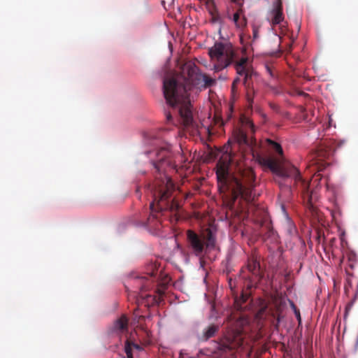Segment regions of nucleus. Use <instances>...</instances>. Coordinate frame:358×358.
<instances>
[{
	"mask_svg": "<svg viewBox=\"0 0 358 358\" xmlns=\"http://www.w3.org/2000/svg\"><path fill=\"white\" fill-rule=\"evenodd\" d=\"M169 280V278L168 277H166L162 282L159 283L158 287L157 289V292L158 294V296H152L150 295H147V297H152V303H159L161 300V297L164 295V291L166 288V285Z\"/></svg>",
	"mask_w": 358,
	"mask_h": 358,
	"instance_id": "14",
	"label": "nucleus"
},
{
	"mask_svg": "<svg viewBox=\"0 0 358 358\" xmlns=\"http://www.w3.org/2000/svg\"><path fill=\"white\" fill-rule=\"evenodd\" d=\"M147 276L141 278L143 280V285L141 286V290H146L150 286V283L157 280V268L156 264H150L148 268Z\"/></svg>",
	"mask_w": 358,
	"mask_h": 358,
	"instance_id": "11",
	"label": "nucleus"
},
{
	"mask_svg": "<svg viewBox=\"0 0 358 358\" xmlns=\"http://www.w3.org/2000/svg\"><path fill=\"white\" fill-rule=\"evenodd\" d=\"M248 124H249V125H250V127L251 131H252V132H254V131H255V129H254V124H253L252 122H248Z\"/></svg>",
	"mask_w": 358,
	"mask_h": 358,
	"instance_id": "27",
	"label": "nucleus"
},
{
	"mask_svg": "<svg viewBox=\"0 0 358 358\" xmlns=\"http://www.w3.org/2000/svg\"><path fill=\"white\" fill-rule=\"evenodd\" d=\"M165 115H166V121L168 122H172L173 117H172L171 112H170V111L166 112Z\"/></svg>",
	"mask_w": 358,
	"mask_h": 358,
	"instance_id": "22",
	"label": "nucleus"
},
{
	"mask_svg": "<svg viewBox=\"0 0 358 358\" xmlns=\"http://www.w3.org/2000/svg\"><path fill=\"white\" fill-rule=\"evenodd\" d=\"M253 36H254V38H257V30H254V31H253Z\"/></svg>",
	"mask_w": 358,
	"mask_h": 358,
	"instance_id": "29",
	"label": "nucleus"
},
{
	"mask_svg": "<svg viewBox=\"0 0 358 358\" xmlns=\"http://www.w3.org/2000/svg\"><path fill=\"white\" fill-rule=\"evenodd\" d=\"M235 48L229 42H215L208 49V55L213 65V70L219 72L229 65L234 59H238V53Z\"/></svg>",
	"mask_w": 358,
	"mask_h": 358,
	"instance_id": "6",
	"label": "nucleus"
},
{
	"mask_svg": "<svg viewBox=\"0 0 358 358\" xmlns=\"http://www.w3.org/2000/svg\"><path fill=\"white\" fill-rule=\"evenodd\" d=\"M238 141L240 143L249 144V139L245 134L241 131L238 134Z\"/></svg>",
	"mask_w": 358,
	"mask_h": 358,
	"instance_id": "19",
	"label": "nucleus"
},
{
	"mask_svg": "<svg viewBox=\"0 0 358 358\" xmlns=\"http://www.w3.org/2000/svg\"><path fill=\"white\" fill-rule=\"evenodd\" d=\"M295 315L297 317V320H299V322L300 323L301 322V315H300V312L299 310H296L295 309Z\"/></svg>",
	"mask_w": 358,
	"mask_h": 358,
	"instance_id": "25",
	"label": "nucleus"
},
{
	"mask_svg": "<svg viewBox=\"0 0 358 358\" xmlns=\"http://www.w3.org/2000/svg\"><path fill=\"white\" fill-rule=\"evenodd\" d=\"M330 155V150H327L323 146L320 147L311 155L312 164L310 166H315L318 171H322L329 164L324 160L328 159Z\"/></svg>",
	"mask_w": 358,
	"mask_h": 358,
	"instance_id": "10",
	"label": "nucleus"
},
{
	"mask_svg": "<svg viewBox=\"0 0 358 358\" xmlns=\"http://www.w3.org/2000/svg\"><path fill=\"white\" fill-rule=\"evenodd\" d=\"M246 268L251 276L246 280L245 286L250 289L255 287L262 278L263 271L258 257L254 255L248 257Z\"/></svg>",
	"mask_w": 358,
	"mask_h": 358,
	"instance_id": "9",
	"label": "nucleus"
},
{
	"mask_svg": "<svg viewBox=\"0 0 358 358\" xmlns=\"http://www.w3.org/2000/svg\"><path fill=\"white\" fill-rule=\"evenodd\" d=\"M234 162L231 155L223 156L217 163L216 176L217 185L221 192L229 191L233 203L241 197L248 204V212L252 213L256 222L262 227L266 222V212L264 208L255 205V200L259 196L256 192L255 175L250 168L240 169L234 174H230L229 166Z\"/></svg>",
	"mask_w": 358,
	"mask_h": 358,
	"instance_id": "2",
	"label": "nucleus"
},
{
	"mask_svg": "<svg viewBox=\"0 0 358 358\" xmlns=\"http://www.w3.org/2000/svg\"><path fill=\"white\" fill-rule=\"evenodd\" d=\"M215 80L203 73L194 63L189 61L181 67L177 78H165L163 93L167 104L176 110L184 126H190L193 121L188 92L201 91L215 84Z\"/></svg>",
	"mask_w": 358,
	"mask_h": 358,
	"instance_id": "1",
	"label": "nucleus"
},
{
	"mask_svg": "<svg viewBox=\"0 0 358 358\" xmlns=\"http://www.w3.org/2000/svg\"><path fill=\"white\" fill-rule=\"evenodd\" d=\"M313 178H314V180H315V181H316V180H321V176H320V174H319V173H318V174H315V175L313 176Z\"/></svg>",
	"mask_w": 358,
	"mask_h": 358,
	"instance_id": "26",
	"label": "nucleus"
},
{
	"mask_svg": "<svg viewBox=\"0 0 358 358\" xmlns=\"http://www.w3.org/2000/svg\"><path fill=\"white\" fill-rule=\"evenodd\" d=\"M240 318H241V320L237 322H238V324H240L242 325L245 322V320H243L242 317H240Z\"/></svg>",
	"mask_w": 358,
	"mask_h": 358,
	"instance_id": "28",
	"label": "nucleus"
},
{
	"mask_svg": "<svg viewBox=\"0 0 358 358\" xmlns=\"http://www.w3.org/2000/svg\"><path fill=\"white\" fill-rule=\"evenodd\" d=\"M178 358H184V357H183V354H182V351H180V355H179V357H178Z\"/></svg>",
	"mask_w": 358,
	"mask_h": 358,
	"instance_id": "30",
	"label": "nucleus"
},
{
	"mask_svg": "<svg viewBox=\"0 0 358 358\" xmlns=\"http://www.w3.org/2000/svg\"><path fill=\"white\" fill-rule=\"evenodd\" d=\"M219 327L215 324H210L203 330V338L205 341L213 337L218 331Z\"/></svg>",
	"mask_w": 358,
	"mask_h": 358,
	"instance_id": "18",
	"label": "nucleus"
},
{
	"mask_svg": "<svg viewBox=\"0 0 358 358\" xmlns=\"http://www.w3.org/2000/svg\"><path fill=\"white\" fill-rule=\"evenodd\" d=\"M238 53V59H234L232 63L234 65L238 77L234 79L231 85V92L233 94L236 92V87L241 83L239 76L243 77V83L247 88V99L249 103H251L253 100V94L255 93L253 88L250 87V79L252 76V71L248 67V59L247 57L239 56Z\"/></svg>",
	"mask_w": 358,
	"mask_h": 358,
	"instance_id": "7",
	"label": "nucleus"
},
{
	"mask_svg": "<svg viewBox=\"0 0 358 358\" xmlns=\"http://www.w3.org/2000/svg\"><path fill=\"white\" fill-rule=\"evenodd\" d=\"M136 194L138 195L139 197L141 196V195L139 194V189L138 188L136 189Z\"/></svg>",
	"mask_w": 358,
	"mask_h": 358,
	"instance_id": "31",
	"label": "nucleus"
},
{
	"mask_svg": "<svg viewBox=\"0 0 358 358\" xmlns=\"http://www.w3.org/2000/svg\"><path fill=\"white\" fill-rule=\"evenodd\" d=\"M250 295L247 293L242 292L240 297L234 296V306L237 310L242 311L245 309L247 305L245 303L249 299Z\"/></svg>",
	"mask_w": 358,
	"mask_h": 358,
	"instance_id": "15",
	"label": "nucleus"
},
{
	"mask_svg": "<svg viewBox=\"0 0 358 358\" xmlns=\"http://www.w3.org/2000/svg\"><path fill=\"white\" fill-rule=\"evenodd\" d=\"M113 331L117 332L118 334H122L128 331V319L125 315H122L114 322Z\"/></svg>",
	"mask_w": 358,
	"mask_h": 358,
	"instance_id": "13",
	"label": "nucleus"
},
{
	"mask_svg": "<svg viewBox=\"0 0 358 358\" xmlns=\"http://www.w3.org/2000/svg\"><path fill=\"white\" fill-rule=\"evenodd\" d=\"M271 22L272 25H276L280 24L283 20V14H282V6L280 0H278L274 6V8L271 12Z\"/></svg>",
	"mask_w": 358,
	"mask_h": 358,
	"instance_id": "12",
	"label": "nucleus"
},
{
	"mask_svg": "<svg viewBox=\"0 0 358 358\" xmlns=\"http://www.w3.org/2000/svg\"><path fill=\"white\" fill-rule=\"evenodd\" d=\"M266 228L267 229L268 236H270L274 234L273 229L272 227L271 226L270 223H267L266 224Z\"/></svg>",
	"mask_w": 358,
	"mask_h": 358,
	"instance_id": "21",
	"label": "nucleus"
},
{
	"mask_svg": "<svg viewBox=\"0 0 358 358\" xmlns=\"http://www.w3.org/2000/svg\"><path fill=\"white\" fill-rule=\"evenodd\" d=\"M243 343L242 330L241 329H230L217 345V350L227 352L241 347Z\"/></svg>",
	"mask_w": 358,
	"mask_h": 358,
	"instance_id": "8",
	"label": "nucleus"
},
{
	"mask_svg": "<svg viewBox=\"0 0 358 358\" xmlns=\"http://www.w3.org/2000/svg\"><path fill=\"white\" fill-rule=\"evenodd\" d=\"M148 155H155L157 159H151V163L155 170V180L152 185H149L150 194L153 201L150 204L151 213L147 218L145 224L150 227H157L158 221L156 212L169 210L172 212H177L181 208L180 203L176 199V187L171 179L164 172L165 168L171 164L169 159L170 156L168 148L148 151Z\"/></svg>",
	"mask_w": 358,
	"mask_h": 358,
	"instance_id": "3",
	"label": "nucleus"
},
{
	"mask_svg": "<svg viewBox=\"0 0 358 358\" xmlns=\"http://www.w3.org/2000/svg\"><path fill=\"white\" fill-rule=\"evenodd\" d=\"M266 143L267 147L279 157L258 156L257 161L259 164L269 169L273 173L282 178H292L294 180V186L301 191L303 201L306 203L307 207L314 212L315 208L313 200L315 197V193L309 191L310 181L303 179L300 171L294 166H283L280 164V159L283 157V150L278 143L267 138L266 139Z\"/></svg>",
	"mask_w": 358,
	"mask_h": 358,
	"instance_id": "4",
	"label": "nucleus"
},
{
	"mask_svg": "<svg viewBox=\"0 0 358 358\" xmlns=\"http://www.w3.org/2000/svg\"><path fill=\"white\" fill-rule=\"evenodd\" d=\"M243 14V9L240 8L236 13H234L233 20L238 27L242 28L246 25V18L243 16L241 18V15Z\"/></svg>",
	"mask_w": 358,
	"mask_h": 358,
	"instance_id": "17",
	"label": "nucleus"
},
{
	"mask_svg": "<svg viewBox=\"0 0 358 358\" xmlns=\"http://www.w3.org/2000/svg\"><path fill=\"white\" fill-rule=\"evenodd\" d=\"M229 285L231 290L232 292H234V290L236 287V285H235V282L231 278L229 279Z\"/></svg>",
	"mask_w": 358,
	"mask_h": 358,
	"instance_id": "23",
	"label": "nucleus"
},
{
	"mask_svg": "<svg viewBox=\"0 0 358 358\" xmlns=\"http://www.w3.org/2000/svg\"><path fill=\"white\" fill-rule=\"evenodd\" d=\"M231 1L241 8L243 4L244 0H231Z\"/></svg>",
	"mask_w": 358,
	"mask_h": 358,
	"instance_id": "24",
	"label": "nucleus"
},
{
	"mask_svg": "<svg viewBox=\"0 0 358 358\" xmlns=\"http://www.w3.org/2000/svg\"><path fill=\"white\" fill-rule=\"evenodd\" d=\"M187 247L196 257H202L216 246V231L208 227L196 233L192 229L186 231Z\"/></svg>",
	"mask_w": 358,
	"mask_h": 358,
	"instance_id": "5",
	"label": "nucleus"
},
{
	"mask_svg": "<svg viewBox=\"0 0 358 358\" xmlns=\"http://www.w3.org/2000/svg\"><path fill=\"white\" fill-rule=\"evenodd\" d=\"M189 358H193V357H189Z\"/></svg>",
	"mask_w": 358,
	"mask_h": 358,
	"instance_id": "32",
	"label": "nucleus"
},
{
	"mask_svg": "<svg viewBox=\"0 0 358 358\" xmlns=\"http://www.w3.org/2000/svg\"><path fill=\"white\" fill-rule=\"evenodd\" d=\"M136 350L137 351L143 350V348L136 343L129 341L127 339L125 342L124 345V352L127 355V358H134L133 357V350Z\"/></svg>",
	"mask_w": 358,
	"mask_h": 358,
	"instance_id": "16",
	"label": "nucleus"
},
{
	"mask_svg": "<svg viewBox=\"0 0 358 358\" xmlns=\"http://www.w3.org/2000/svg\"><path fill=\"white\" fill-rule=\"evenodd\" d=\"M301 112V117L303 118V120L304 121L309 122L311 120V119L309 118L308 114L306 112V109L302 108Z\"/></svg>",
	"mask_w": 358,
	"mask_h": 358,
	"instance_id": "20",
	"label": "nucleus"
}]
</instances>
